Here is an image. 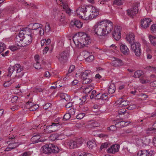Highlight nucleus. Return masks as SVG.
Instances as JSON below:
<instances>
[{
    "mask_svg": "<svg viewBox=\"0 0 156 156\" xmlns=\"http://www.w3.org/2000/svg\"><path fill=\"white\" fill-rule=\"evenodd\" d=\"M120 102H121V103L119 104V106H118V107H122L123 106H126L129 104V101L127 100L123 101H122V100H121Z\"/></svg>",
    "mask_w": 156,
    "mask_h": 156,
    "instance_id": "nucleus-30",
    "label": "nucleus"
},
{
    "mask_svg": "<svg viewBox=\"0 0 156 156\" xmlns=\"http://www.w3.org/2000/svg\"><path fill=\"white\" fill-rule=\"evenodd\" d=\"M120 49L121 52L124 55H128L129 51L127 47L123 44L121 43L120 45Z\"/></svg>",
    "mask_w": 156,
    "mask_h": 156,
    "instance_id": "nucleus-20",
    "label": "nucleus"
},
{
    "mask_svg": "<svg viewBox=\"0 0 156 156\" xmlns=\"http://www.w3.org/2000/svg\"><path fill=\"white\" fill-rule=\"evenodd\" d=\"M9 145H11L12 147V149L18 147L20 144L18 142H12L11 143H9Z\"/></svg>",
    "mask_w": 156,
    "mask_h": 156,
    "instance_id": "nucleus-40",
    "label": "nucleus"
},
{
    "mask_svg": "<svg viewBox=\"0 0 156 156\" xmlns=\"http://www.w3.org/2000/svg\"><path fill=\"white\" fill-rule=\"evenodd\" d=\"M40 136L37 135L33 136L31 138V140L33 142V144H36L39 142H42L44 141L43 140L40 139Z\"/></svg>",
    "mask_w": 156,
    "mask_h": 156,
    "instance_id": "nucleus-23",
    "label": "nucleus"
},
{
    "mask_svg": "<svg viewBox=\"0 0 156 156\" xmlns=\"http://www.w3.org/2000/svg\"><path fill=\"white\" fill-rule=\"evenodd\" d=\"M74 103V102H69L67 103V104L65 105V106L67 107H72L73 106H74L73 104Z\"/></svg>",
    "mask_w": 156,
    "mask_h": 156,
    "instance_id": "nucleus-60",
    "label": "nucleus"
},
{
    "mask_svg": "<svg viewBox=\"0 0 156 156\" xmlns=\"http://www.w3.org/2000/svg\"><path fill=\"white\" fill-rule=\"evenodd\" d=\"M114 4L117 5H122V2L121 0H114Z\"/></svg>",
    "mask_w": 156,
    "mask_h": 156,
    "instance_id": "nucleus-43",
    "label": "nucleus"
},
{
    "mask_svg": "<svg viewBox=\"0 0 156 156\" xmlns=\"http://www.w3.org/2000/svg\"><path fill=\"white\" fill-rule=\"evenodd\" d=\"M25 106L26 107H33L34 106H37V107H39V106L38 105L34 104L32 103L30 101H28L27 102Z\"/></svg>",
    "mask_w": 156,
    "mask_h": 156,
    "instance_id": "nucleus-31",
    "label": "nucleus"
},
{
    "mask_svg": "<svg viewBox=\"0 0 156 156\" xmlns=\"http://www.w3.org/2000/svg\"><path fill=\"white\" fill-rule=\"evenodd\" d=\"M136 144L137 147H141L147 145L148 144V143L145 138H143L142 139H136Z\"/></svg>",
    "mask_w": 156,
    "mask_h": 156,
    "instance_id": "nucleus-15",
    "label": "nucleus"
},
{
    "mask_svg": "<svg viewBox=\"0 0 156 156\" xmlns=\"http://www.w3.org/2000/svg\"><path fill=\"white\" fill-rule=\"evenodd\" d=\"M76 13L79 17L83 20H92L99 14V10L92 5L82 6L76 10Z\"/></svg>",
    "mask_w": 156,
    "mask_h": 156,
    "instance_id": "nucleus-1",
    "label": "nucleus"
},
{
    "mask_svg": "<svg viewBox=\"0 0 156 156\" xmlns=\"http://www.w3.org/2000/svg\"><path fill=\"white\" fill-rule=\"evenodd\" d=\"M149 38L151 44L155 46L156 45V37L150 35L149 36Z\"/></svg>",
    "mask_w": 156,
    "mask_h": 156,
    "instance_id": "nucleus-29",
    "label": "nucleus"
},
{
    "mask_svg": "<svg viewBox=\"0 0 156 156\" xmlns=\"http://www.w3.org/2000/svg\"><path fill=\"white\" fill-rule=\"evenodd\" d=\"M151 30L152 32H156V24H154L151 27Z\"/></svg>",
    "mask_w": 156,
    "mask_h": 156,
    "instance_id": "nucleus-45",
    "label": "nucleus"
},
{
    "mask_svg": "<svg viewBox=\"0 0 156 156\" xmlns=\"http://www.w3.org/2000/svg\"><path fill=\"white\" fill-rule=\"evenodd\" d=\"M121 35L120 27H117V28L115 30L114 32L112 33V36L116 40L118 41L121 38Z\"/></svg>",
    "mask_w": 156,
    "mask_h": 156,
    "instance_id": "nucleus-16",
    "label": "nucleus"
},
{
    "mask_svg": "<svg viewBox=\"0 0 156 156\" xmlns=\"http://www.w3.org/2000/svg\"><path fill=\"white\" fill-rule=\"evenodd\" d=\"M6 48L5 45L3 43L0 42V54Z\"/></svg>",
    "mask_w": 156,
    "mask_h": 156,
    "instance_id": "nucleus-37",
    "label": "nucleus"
},
{
    "mask_svg": "<svg viewBox=\"0 0 156 156\" xmlns=\"http://www.w3.org/2000/svg\"><path fill=\"white\" fill-rule=\"evenodd\" d=\"M59 118H58L57 119H56L54 120V122L52 123L58 124V126L61 125V124L59 122Z\"/></svg>",
    "mask_w": 156,
    "mask_h": 156,
    "instance_id": "nucleus-51",
    "label": "nucleus"
},
{
    "mask_svg": "<svg viewBox=\"0 0 156 156\" xmlns=\"http://www.w3.org/2000/svg\"><path fill=\"white\" fill-rule=\"evenodd\" d=\"M42 25L41 24L37 23H31L28 25L29 28L26 27L23 28V29L26 30V31L27 30V31H29V32H30L31 34L34 35L35 34L34 30L37 31L41 27V26Z\"/></svg>",
    "mask_w": 156,
    "mask_h": 156,
    "instance_id": "nucleus-8",
    "label": "nucleus"
},
{
    "mask_svg": "<svg viewBox=\"0 0 156 156\" xmlns=\"http://www.w3.org/2000/svg\"><path fill=\"white\" fill-rule=\"evenodd\" d=\"M75 109L74 108H71L69 111V113H70V115H73L75 114Z\"/></svg>",
    "mask_w": 156,
    "mask_h": 156,
    "instance_id": "nucleus-52",
    "label": "nucleus"
},
{
    "mask_svg": "<svg viewBox=\"0 0 156 156\" xmlns=\"http://www.w3.org/2000/svg\"><path fill=\"white\" fill-rule=\"evenodd\" d=\"M12 83L11 81H8L4 83L3 85L5 87H7L10 86Z\"/></svg>",
    "mask_w": 156,
    "mask_h": 156,
    "instance_id": "nucleus-46",
    "label": "nucleus"
},
{
    "mask_svg": "<svg viewBox=\"0 0 156 156\" xmlns=\"http://www.w3.org/2000/svg\"><path fill=\"white\" fill-rule=\"evenodd\" d=\"M65 20V15L63 14L60 16L59 18L60 21L61 22H63Z\"/></svg>",
    "mask_w": 156,
    "mask_h": 156,
    "instance_id": "nucleus-57",
    "label": "nucleus"
},
{
    "mask_svg": "<svg viewBox=\"0 0 156 156\" xmlns=\"http://www.w3.org/2000/svg\"><path fill=\"white\" fill-rule=\"evenodd\" d=\"M122 119H120L119 120L118 119H117L116 120H114V122H116L115 125L117 128H122L124 127L125 126H126L128 124H129L130 122L126 121L125 122L122 121Z\"/></svg>",
    "mask_w": 156,
    "mask_h": 156,
    "instance_id": "nucleus-12",
    "label": "nucleus"
},
{
    "mask_svg": "<svg viewBox=\"0 0 156 156\" xmlns=\"http://www.w3.org/2000/svg\"><path fill=\"white\" fill-rule=\"evenodd\" d=\"M149 131H154V132H156V121L153 125L151 127L148 128Z\"/></svg>",
    "mask_w": 156,
    "mask_h": 156,
    "instance_id": "nucleus-39",
    "label": "nucleus"
},
{
    "mask_svg": "<svg viewBox=\"0 0 156 156\" xmlns=\"http://www.w3.org/2000/svg\"><path fill=\"white\" fill-rule=\"evenodd\" d=\"M70 24L72 26H75L78 28H81L83 24V23L80 20L76 19L72 20Z\"/></svg>",
    "mask_w": 156,
    "mask_h": 156,
    "instance_id": "nucleus-18",
    "label": "nucleus"
},
{
    "mask_svg": "<svg viewBox=\"0 0 156 156\" xmlns=\"http://www.w3.org/2000/svg\"><path fill=\"white\" fill-rule=\"evenodd\" d=\"M87 145L88 147L91 148H92L93 147L96 146L95 142L94 141H88L87 142Z\"/></svg>",
    "mask_w": 156,
    "mask_h": 156,
    "instance_id": "nucleus-34",
    "label": "nucleus"
},
{
    "mask_svg": "<svg viewBox=\"0 0 156 156\" xmlns=\"http://www.w3.org/2000/svg\"><path fill=\"white\" fill-rule=\"evenodd\" d=\"M65 12L67 14L69 15L70 16L71 14V10L70 8H69L64 10Z\"/></svg>",
    "mask_w": 156,
    "mask_h": 156,
    "instance_id": "nucleus-63",
    "label": "nucleus"
},
{
    "mask_svg": "<svg viewBox=\"0 0 156 156\" xmlns=\"http://www.w3.org/2000/svg\"><path fill=\"white\" fill-rule=\"evenodd\" d=\"M139 5L140 3L137 2L134 4L132 9L127 10V13L130 16L133 17V16L138 13V7L139 6Z\"/></svg>",
    "mask_w": 156,
    "mask_h": 156,
    "instance_id": "nucleus-11",
    "label": "nucleus"
},
{
    "mask_svg": "<svg viewBox=\"0 0 156 156\" xmlns=\"http://www.w3.org/2000/svg\"><path fill=\"white\" fill-rule=\"evenodd\" d=\"M113 29V24L110 20H102L98 22L94 26L93 30L98 36H105Z\"/></svg>",
    "mask_w": 156,
    "mask_h": 156,
    "instance_id": "nucleus-2",
    "label": "nucleus"
},
{
    "mask_svg": "<svg viewBox=\"0 0 156 156\" xmlns=\"http://www.w3.org/2000/svg\"><path fill=\"white\" fill-rule=\"evenodd\" d=\"M15 70V65L13 66H10L8 69V74L7 76H10L14 70Z\"/></svg>",
    "mask_w": 156,
    "mask_h": 156,
    "instance_id": "nucleus-28",
    "label": "nucleus"
},
{
    "mask_svg": "<svg viewBox=\"0 0 156 156\" xmlns=\"http://www.w3.org/2000/svg\"><path fill=\"white\" fill-rule=\"evenodd\" d=\"M58 124L52 123L51 125L47 126L46 127V129H44L45 131L47 133H51L56 131L55 129L53 128L54 127L58 126Z\"/></svg>",
    "mask_w": 156,
    "mask_h": 156,
    "instance_id": "nucleus-19",
    "label": "nucleus"
},
{
    "mask_svg": "<svg viewBox=\"0 0 156 156\" xmlns=\"http://www.w3.org/2000/svg\"><path fill=\"white\" fill-rule=\"evenodd\" d=\"M23 34L24 37L23 39V47L29 45L32 43L34 34H31L29 31H26V30L23 28Z\"/></svg>",
    "mask_w": 156,
    "mask_h": 156,
    "instance_id": "nucleus-5",
    "label": "nucleus"
},
{
    "mask_svg": "<svg viewBox=\"0 0 156 156\" xmlns=\"http://www.w3.org/2000/svg\"><path fill=\"white\" fill-rule=\"evenodd\" d=\"M91 126L93 127H95L99 126L100 123L96 121H92L91 123Z\"/></svg>",
    "mask_w": 156,
    "mask_h": 156,
    "instance_id": "nucleus-41",
    "label": "nucleus"
},
{
    "mask_svg": "<svg viewBox=\"0 0 156 156\" xmlns=\"http://www.w3.org/2000/svg\"><path fill=\"white\" fill-rule=\"evenodd\" d=\"M150 151L147 150H141L138 151L137 156H147Z\"/></svg>",
    "mask_w": 156,
    "mask_h": 156,
    "instance_id": "nucleus-25",
    "label": "nucleus"
},
{
    "mask_svg": "<svg viewBox=\"0 0 156 156\" xmlns=\"http://www.w3.org/2000/svg\"><path fill=\"white\" fill-rule=\"evenodd\" d=\"M71 117L70 113H66L65 114L63 117L62 120L64 121H66L68 120Z\"/></svg>",
    "mask_w": 156,
    "mask_h": 156,
    "instance_id": "nucleus-35",
    "label": "nucleus"
},
{
    "mask_svg": "<svg viewBox=\"0 0 156 156\" xmlns=\"http://www.w3.org/2000/svg\"><path fill=\"white\" fill-rule=\"evenodd\" d=\"M58 135L57 134H53L50 136V138L52 140H58Z\"/></svg>",
    "mask_w": 156,
    "mask_h": 156,
    "instance_id": "nucleus-38",
    "label": "nucleus"
},
{
    "mask_svg": "<svg viewBox=\"0 0 156 156\" xmlns=\"http://www.w3.org/2000/svg\"><path fill=\"white\" fill-rule=\"evenodd\" d=\"M58 58L61 63H63L66 62L67 60V54L65 51L59 54Z\"/></svg>",
    "mask_w": 156,
    "mask_h": 156,
    "instance_id": "nucleus-14",
    "label": "nucleus"
},
{
    "mask_svg": "<svg viewBox=\"0 0 156 156\" xmlns=\"http://www.w3.org/2000/svg\"><path fill=\"white\" fill-rule=\"evenodd\" d=\"M90 71L89 70H86L83 72L81 75V78L83 80L86 79L88 78V76L90 75Z\"/></svg>",
    "mask_w": 156,
    "mask_h": 156,
    "instance_id": "nucleus-27",
    "label": "nucleus"
},
{
    "mask_svg": "<svg viewBox=\"0 0 156 156\" xmlns=\"http://www.w3.org/2000/svg\"><path fill=\"white\" fill-rule=\"evenodd\" d=\"M84 116V114H79L76 116V118L77 119H82Z\"/></svg>",
    "mask_w": 156,
    "mask_h": 156,
    "instance_id": "nucleus-50",
    "label": "nucleus"
},
{
    "mask_svg": "<svg viewBox=\"0 0 156 156\" xmlns=\"http://www.w3.org/2000/svg\"><path fill=\"white\" fill-rule=\"evenodd\" d=\"M65 99L66 101H69L70 99V97L67 94H65Z\"/></svg>",
    "mask_w": 156,
    "mask_h": 156,
    "instance_id": "nucleus-62",
    "label": "nucleus"
},
{
    "mask_svg": "<svg viewBox=\"0 0 156 156\" xmlns=\"http://www.w3.org/2000/svg\"><path fill=\"white\" fill-rule=\"evenodd\" d=\"M38 30L39 31V34L40 36H42L44 35V30L41 27Z\"/></svg>",
    "mask_w": 156,
    "mask_h": 156,
    "instance_id": "nucleus-48",
    "label": "nucleus"
},
{
    "mask_svg": "<svg viewBox=\"0 0 156 156\" xmlns=\"http://www.w3.org/2000/svg\"><path fill=\"white\" fill-rule=\"evenodd\" d=\"M83 143L81 141V139H80L75 141H70L68 142L67 145L71 149L75 148L80 147L82 144Z\"/></svg>",
    "mask_w": 156,
    "mask_h": 156,
    "instance_id": "nucleus-10",
    "label": "nucleus"
},
{
    "mask_svg": "<svg viewBox=\"0 0 156 156\" xmlns=\"http://www.w3.org/2000/svg\"><path fill=\"white\" fill-rule=\"evenodd\" d=\"M120 146L118 144L112 145L107 151L108 153H114L118 151Z\"/></svg>",
    "mask_w": 156,
    "mask_h": 156,
    "instance_id": "nucleus-17",
    "label": "nucleus"
},
{
    "mask_svg": "<svg viewBox=\"0 0 156 156\" xmlns=\"http://www.w3.org/2000/svg\"><path fill=\"white\" fill-rule=\"evenodd\" d=\"M75 68V66L72 65L70 66V67L69 68V69L68 70V72L69 73H72L73 71L74 70Z\"/></svg>",
    "mask_w": 156,
    "mask_h": 156,
    "instance_id": "nucleus-56",
    "label": "nucleus"
},
{
    "mask_svg": "<svg viewBox=\"0 0 156 156\" xmlns=\"http://www.w3.org/2000/svg\"><path fill=\"white\" fill-rule=\"evenodd\" d=\"M117 127L116 126V125H112L108 128V129L112 131H114L116 129Z\"/></svg>",
    "mask_w": 156,
    "mask_h": 156,
    "instance_id": "nucleus-49",
    "label": "nucleus"
},
{
    "mask_svg": "<svg viewBox=\"0 0 156 156\" xmlns=\"http://www.w3.org/2000/svg\"><path fill=\"white\" fill-rule=\"evenodd\" d=\"M94 57L93 55H90L87 58V60L88 61L91 62L94 60Z\"/></svg>",
    "mask_w": 156,
    "mask_h": 156,
    "instance_id": "nucleus-55",
    "label": "nucleus"
},
{
    "mask_svg": "<svg viewBox=\"0 0 156 156\" xmlns=\"http://www.w3.org/2000/svg\"><path fill=\"white\" fill-rule=\"evenodd\" d=\"M15 66V70L16 71V74L14 77L15 78H20L24 74L23 72H21L23 69V67L19 64H16Z\"/></svg>",
    "mask_w": 156,
    "mask_h": 156,
    "instance_id": "nucleus-9",
    "label": "nucleus"
},
{
    "mask_svg": "<svg viewBox=\"0 0 156 156\" xmlns=\"http://www.w3.org/2000/svg\"><path fill=\"white\" fill-rule=\"evenodd\" d=\"M42 153L45 154L57 153L60 150L58 147L52 144H46L42 146Z\"/></svg>",
    "mask_w": 156,
    "mask_h": 156,
    "instance_id": "nucleus-4",
    "label": "nucleus"
},
{
    "mask_svg": "<svg viewBox=\"0 0 156 156\" xmlns=\"http://www.w3.org/2000/svg\"><path fill=\"white\" fill-rule=\"evenodd\" d=\"M34 66L37 69H40L41 68L40 64L37 61H36V63L34 64Z\"/></svg>",
    "mask_w": 156,
    "mask_h": 156,
    "instance_id": "nucleus-42",
    "label": "nucleus"
},
{
    "mask_svg": "<svg viewBox=\"0 0 156 156\" xmlns=\"http://www.w3.org/2000/svg\"><path fill=\"white\" fill-rule=\"evenodd\" d=\"M73 41L76 45L80 48H83L90 43L89 36L83 32L75 34L73 37Z\"/></svg>",
    "mask_w": 156,
    "mask_h": 156,
    "instance_id": "nucleus-3",
    "label": "nucleus"
},
{
    "mask_svg": "<svg viewBox=\"0 0 156 156\" xmlns=\"http://www.w3.org/2000/svg\"><path fill=\"white\" fill-rule=\"evenodd\" d=\"M151 21V19L145 18L142 19L141 21L140 26L143 28H146L150 25Z\"/></svg>",
    "mask_w": 156,
    "mask_h": 156,
    "instance_id": "nucleus-13",
    "label": "nucleus"
},
{
    "mask_svg": "<svg viewBox=\"0 0 156 156\" xmlns=\"http://www.w3.org/2000/svg\"><path fill=\"white\" fill-rule=\"evenodd\" d=\"M96 91L95 90H93L92 91L91 95L90 96V98L91 99H93L95 98V96H96Z\"/></svg>",
    "mask_w": 156,
    "mask_h": 156,
    "instance_id": "nucleus-53",
    "label": "nucleus"
},
{
    "mask_svg": "<svg viewBox=\"0 0 156 156\" xmlns=\"http://www.w3.org/2000/svg\"><path fill=\"white\" fill-rule=\"evenodd\" d=\"M24 4L25 6H27L28 8L31 7L33 9H36L37 8L36 6L33 3L28 4L27 2H25Z\"/></svg>",
    "mask_w": 156,
    "mask_h": 156,
    "instance_id": "nucleus-36",
    "label": "nucleus"
},
{
    "mask_svg": "<svg viewBox=\"0 0 156 156\" xmlns=\"http://www.w3.org/2000/svg\"><path fill=\"white\" fill-rule=\"evenodd\" d=\"M142 71L140 70H138L135 72L133 76L134 77L139 78L142 75Z\"/></svg>",
    "mask_w": 156,
    "mask_h": 156,
    "instance_id": "nucleus-32",
    "label": "nucleus"
},
{
    "mask_svg": "<svg viewBox=\"0 0 156 156\" xmlns=\"http://www.w3.org/2000/svg\"><path fill=\"white\" fill-rule=\"evenodd\" d=\"M131 50L134 52L136 55L140 56L141 55L140 44L139 42H135L131 44Z\"/></svg>",
    "mask_w": 156,
    "mask_h": 156,
    "instance_id": "nucleus-6",
    "label": "nucleus"
},
{
    "mask_svg": "<svg viewBox=\"0 0 156 156\" xmlns=\"http://www.w3.org/2000/svg\"><path fill=\"white\" fill-rule=\"evenodd\" d=\"M23 33L22 29L20 31L19 34L16 35L15 38V43L18 46L23 47V41L24 34Z\"/></svg>",
    "mask_w": 156,
    "mask_h": 156,
    "instance_id": "nucleus-7",
    "label": "nucleus"
},
{
    "mask_svg": "<svg viewBox=\"0 0 156 156\" xmlns=\"http://www.w3.org/2000/svg\"><path fill=\"white\" fill-rule=\"evenodd\" d=\"M95 98L96 99H101V94L99 93L95 96Z\"/></svg>",
    "mask_w": 156,
    "mask_h": 156,
    "instance_id": "nucleus-58",
    "label": "nucleus"
},
{
    "mask_svg": "<svg viewBox=\"0 0 156 156\" xmlns=\"http://www.w3.org/2000/svg\"><path fill=\"white\" fill-rule=\"evenodd\" d=\"M45 30L47 32H49L51 31V28L49 24L48 23H47L45 27Z\"/></svg>",
    "mask_w": 156,
    "mask_h": 156,
    "instance_id": "nucleus-47",
    "label": "nucleus"
},
{
    "mask_svg": "<svg viewBox=\"0 0 156 156\" xmlns=\"http://www.w3.org/2000/svg\"><path fill=\"white\" fill-rule=\"evenodd\" d=\"M112 62V65L115 67L121 66L123 65L122 61L119 58H114Z\"/></svg>",
    "mask_w": 156,
    "mask_h": 156,
    "instance_id": "nucleus-21",
    "label": "nucleus"
},
{
    "mask_svg": "<svg viewBox=\"0 0 156 156\" xmlns=\"http://www.w3.org/2000/svg\"><path fill=\"white\" fill-rule=\"evenodd\" d=\"M107 96L105 94H101V100H106L107 98Z\"/></svg>",
    "mask_w": 156,
    "mask_h": 156,
    "instance_id": "nucleus-64",
    "label": "nucleus"
},
{
    "mask_svg": "<svg viewBox=\"0 0 156 156\" xmlns=\"http://www.w3.org/2000/svg\"><path fill=\"white\" fill-rule=\"evenodd\" d=\"M115 85L113 83H111L110 84L108 89V93L111 94L114 93L115 92Z\"/></svg>",
    "mask_w": 156,
    "mask_h": 156,
    "instance_id": "nucleus-24",
    "label": "nucleus"
},
{
    "mask_svg": "<svg viewBox=\"0 0 156 156\" xmlns=\"http://www.w3.org/2000/svg\"><path fill=\"white\" fill-rule=\"evenodd\" d=\"M148 68L149 70L156 73V67H154L152 66H149Z\"/></svg>",
    "mask_w": 156,
    "mask_h": 156,
    "instance_id": "nucleus-59",
    "label": "nucleus"
},
{
    "mask_svg": "<svg viewBox=\"0 0 156 156\" xmlns=\"http://www.w3.org/2000/svg\"><path fill=\"white\" fill-rule=\"evenodd\" d=\"M109 146V144L108 143L105 142L102 144L101 146L100 147V149L101 150H102L104 149H106Z\"/></svg>",
    "mask_w": 156,
    "mask_h": 156,
    "instance_id": "nucleus-33",
    "label": "nucleus"
},
{
    "mask_svg": "<svg viewBox=\"0 0 156 156\" xmlns=\"http://www.w3.org/2000/svg\"><path fill=\"white\" fill-rule=\"evenodd\" d=\"M9 48L10 49L13 51L16 50L17 49L16 47L14 46H9Z\"/></svg>",
    "mask_w": 156,
    "mask_h": 156,
    "instance_id": "nucleus-61",
    "label": "nucleus"
},
{
    "mask_svg": "<svg viewBox=\"0 0 156 156\" xmlns=\"http://www.w3.org/2000/svg\"><path fill=\"white\" fill-rule=\"evenodd\" d=\"M92 82V80L89 78H87L86 79L83 80V84H86L90 83Z\"/></svg>",
    "mask_w": 156,
    "mask_h": 156,
    "instance_id": "nucleus-44",
    "label": "nucleus"
},
{
    "mask_svg": "<svg viewBox=\"0 0 156 156\" xmlns=\"http://www.w3.org/2000/svg\"><path fill=\"white\" fill-rule=\"evenodd\" d=\"M94 87L93 85H89L83 89V92L85 94L88 93L94 89Z\"/></svg>",
    "mask_w": 156,
    "mask_h": 156,
    "instance_id": "nucleus-26",
    "label": "nucleus"
},
{
    "mask_svg": "<svg viewBox=\"0 0 156 156\" xmlns=\"http://www.w3.org/2000/svg\"><path fill=\"white\" fill-rule=\"evenodd\" d=\"M126 39L127 41L130 44L135 42V36L133 33H129L126 36Z\"/></svg>",
    "mask_w": 156,
    "mask_h": 156,
    "instance_id": "nucleus-22",
    "label": "nucleus"
},
{
    "mask_svg": "<svg viewBox=\"0 0 156 156\" xmlns=\"http://www.w3.org/2000/svg\"><path fill=\"white\" fill-rule=\"evenodd\" d=\"M30 152H25L22 154L20 156H30Z\"/></svg>",
    "mask_w": 156,
    "mask_h": 156,
    "instance_id": "nucleus-54",
    "label": "nucleus"
}]
</instances>
